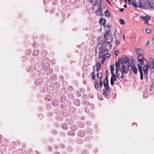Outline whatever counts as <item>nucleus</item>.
Masks as SVG:
<instances>
[{
  "label": "nucleus",
  "instance_id": "nucleus-1",
  "mask_svg": "<svg viewBox=\"0 0 154 154\" xmlns=\"http://www.w3.org/2000/svg\"><path fill=\"white\" fill-rule=\"evenodd\" d=\"M148 66L149 68L152 69H154V59L150 58L148 62H147V64L144 66L143 67V69H142L141 67L139 64H138L137 66L138 67V70L140 73V79L141 80H143V70L144 72V74L146 75L148 74Z\"/></svg>",
  "mask_w": 154,
  "mask_h": 154
},
{
  "label": "nucleus",
  "instance_id": "nucleus-2",
  "mask_svg": "<svg viewBox=\"0 0 154 154\" xmlns=\"http://www.w3.org/2000/svg\"><path fill=\"white\" fill-rule=\"evenodd\" d=\"M132 3L133 6L135 7L138 6L141 8H146V6H144L145 4V2L143 1L141 2V0H132Z\"/></svg>",
  "mask_w": 154,
  "mask_h": 154
},
{
  "label": "nucleus",
  "instance_id": "nucleus-3",
  "mask_svg": "<svg viewBox=\"0 0 154 154\" xmlns=\"http://www.w3.org/2000/svg\"><path fill=\"white\" fill-rule=\"evenodd\" d=\"M144 6H146V8H144V9H154V0H147L145 2Z\"/></svg>",
  "mask_w": 154,
  "mask_h": 154
},
{
  "label": "nucleus",
  "instance_id": "nucleus-4",
  "mask_svg": "<svg viewBox=\"0 0 154 154\" xmlns=\"http://www.w3.org/2000/svg\"><path fill=\"white\" fill-rule=\"evenodd\" d=\"M102 6L101 5H96V8L93 10H96L95 13L97 16H102L103 15L102 10Z\"/></svg>",
  "mask_w": 154,
  "mask_h": 154
},
{
  "label": "nucleus",
  "instance_id": "nucleus-5",
  "mask_svg": "<svg viewBox=\"0 0 154 154\" xmlns=\"http://www.w3.org/2000/svg\"><path fill=\"white\" fill-rule=\"evenodd\" d=\"M122 67L123 72L125 73H127L129 70L131 71L132 70V65L128 63V69H127L126 66L123 65H122Z\"/></svg>",
  "mask_w": 154,
  "mask_h": 154
},
{
  "label": "nucleus",
  "instance_id": "nucleus-6",
  "mask_svg": "<svg viewBox=\"0 0 154 154\" xmlns=\"http://www.w3.org/2000/svg\"><path fill=\"white\" fill-rule=\"evenodd\" d=\"M99 57L101 58V57H103L105 53H106V51L107 50H103V46H100L99 47Z\"/></svg>",
  "mask_w": 154,
  "mask_h": 154
},
{
  "label": "nucleus",
  "instance_id": "nucleus-7",
  "mask_svg": "<svg viewBox=\"0 0 154 154\" xmlns=\"http://www.w3.org/2000/svg\"><path fill=\"white\" fill-rule=\"evenodd\" d=\"M113 40V38L112 36H107L104 37V42L105 43H111Z\"/></svg>",
  "mask_w": 154,
  "mask_h": 154
},
{
  "label": "nucleus",
  "instance_id": "nucleus-8",
  "mask_svg": "<svg viewBox=\"0 0 154 154\" xmlns=\"http://www.w3.org/2000/svg\"><path fill=\"white\" fill-rule=\"evenodd\" d=\"M138 61L141 66L143 65L144 63V60L145 59L144 56L142 55H139L137 56Z\"/></svg>",
  "mask_w": 154,
  "mask_h": 154
},
{
  "label": "nucleus",
  "instance_id": "nucleus-9",
  "mask_svg": "<svg viewBox=\"0 0 154 154\" xmlns=\"http://www.w3.org/2000/svg\"><path fill=\"white\" fill-rule=\"evenodd\" d=\"M97 77L98 78V81H100V88L103 86V84L102 82L101 81V79L102 77V73L98 72L97 74Z\"/></svg>",
  "mask_w": 154,
  "mask_h": 154
},
{
  "label": "nucleus",
  "instance_id": "nucleus-10",
  "mask_svg": "<svg viewBox=\"0 0 154 154\" xmlns=\"http://www.w3.org/2000/svg\"><path fill=\"white\" fill-rule=\"evenodd\" d=\"M116 75L117 78H122L123 74L122 70H116Z\"/></svg>",
  "mask_w": 154,
  "mask_h": 154
},
{
  "label": "nucleus",
  "instance_id": "nucleus-11",
  "mask_svg": "<svg viewBox=\"0 0 154 154\" xmlns=\"http://www.w3.org/2000/svg\"><path fill=\"white\" fill-rule=\"evenodd\" d=\"M105 31L104 34V37L106 36V35L108 34L110 32V29L109 26H105L104 28Z\"/></svg>",
  "mask_w": 154,
  "mask_h": 154
},
{
  "label": "nucleus",
  "instance_id": "nucleus-12",
  "mask_svg": "<svg viewBox=\"0 0 154 154\" xmlns=\"http://www.w3.org/2000/svg\"><path fill=\"white\" fill-rule=\"evenodd\" d=\"M104 45H105V48L106 50L111 49L112 48V45L110 43H105Z\"/></svg>",
  "mask_w": 154,
  "mask_h": 154
},
{
  "label": "nucleus",
  "instance_id": "nucleus-13",
  "mask_svg": "<svg viewBox=\"0 0 154 154\" xmlns=\"http://www.w3.org/2000/svg\"><path fill=\"white\" fill-rule=\"evenodd\" d=\"M122 58L123 63H126L128 62L129 59L126 56H122Z\"/></svg>",
  "mask_w": 154,
  "mask_h": 154
},
{
  "label": "nucleus",
  "instance_id": "nucleus-14",
  "mask_svg": "<svg viewBox=\"0 0 154 154\" xmlns=\"http://www.w3.org/2000/svg\"><path fill=\"white\" fill-rule=\"evenodd\" d=\"M141 17L143 20L147 22L150 19V17L149 16H146L145 17L141 16Z\"/></svg>",
  "mask_w": 154,
  "mask_h": 154
},
{
  "label": "nucleus",
  "instance_id": "nucleus-15",
  "mask_svg": "<svg viewBox=\"0 0 154 154\" xmlns=\"http://www.w3.org/2000/svg\"><path fill=\"white\" fill-rule=\"evenodd\" d=\"M135 51L137 54L139 55H142L141 54L142 53L143 51L140 48L136 49Z\"/></svg>",
  "mask_w": 154,
  "mask_h": 154
},
{
  "label": "nucleus",
  "instance_id": "nucleus-16",
  "mask_svg": "<svg viewBox=\"0 0 154 154\" xmlns=\"http://www.w3.org/2000/svg\"><path fill=\"white\" fill-rule=\"evenodd\" d=\"M116 80V78L115 76L111 77V78L110 82L111 84L113 86L114 84V81Z\"/></svg>",
  "mask_w": 154,
  "mask_h": 154
},
{
  "label": "nucleus",
  "instance_id": "nucleus-17",
  "mask_svg": "<svg viewBox=\"0 0 154 154\" xmlns=\"http://www.w3.org/2000/svg\"><path fill=\"white\" fill-rule=\"evenodd\" d=\"M99 2H98V4H93V6L92 7V9H94L96 8V5H101L102 3V1L101 0H99Z\"/></svg>",
  "mask_w": 154,
  "mask_h": 154
},
{
  "label": "nucleus",
  "instance_id": "nucleus-18",
  "mask_svg": "<svg viewBox=\"0 0 154 154\" xmlns=\"http://www.w3.org/2000/svg\"><path fill=\"white\" fill-rule=\"evenodd\" d=\"M100 23L102 25H104L106 24V20L105 19L101 18L100 21Z\"/></svg>",
  "mask_w": 154,
  "mask_h": 154
},
{
  "label": "nucleus",
  "instance_id": "nucleus-19",
  "mask_svg": "<svg viewBox=\"0 0 154 154\" xmlns=\"http://www.w3.org/2000/svg\"><path fill=\"white\" fill-rule=\"evenodd\" d=\"M97 67L96 71L97 72L99 71L100 69L101 65L99 63H98L96 65V66Z\"/></svg>",
  "mask_w": 154,
  "mask_h": 154
},
{
  "label": "nucleus",
  "instance_id": "nucleus-20",
  "mask_svg": "<svg viewBox=\"0 0 154 154\" xmlns=\"http://www.w3.org/2000/svg\"><path fill=\"white\" fill-rule=\"evenodd\" d=\"M108 77L107 76H106L105 78L104 79V80L103 83L104 85L107 84H108Z\"/></svg>",
  "mask_w": 154,
  "mask_h": 154
},
{
  "label": "nucleus",
  "instance_id": "nucleus-21",
  "mask_svg": "<svg viewBox=\"0 0 154 154\" xmlns=\"http://www.w3.org/2000/svg\"><path fill=\"white\" fill-rule=\"evenodd\" d=\"M115 36L116 38H118L120 36L119 32L117 31L116 30H115Z\"/></svg>",
  "mask_w": 154,
  "mask_h": 154
},
{
  "label": "nucleus",
  "instance_id": "nucleus-22",
  "mask_svg": "<svg viewBox=\"0 0 154 154\" xmlns=\"http://www.w3.org/2000/svg\"><path fill=\"white\" fill-rule=\"evenodd\" d=\"M107 51H106V53L105 54V55L103 56V57L106 59L107 58H108L110 56V54L107 53Z\"/></svg>",
  "mask_w": 154,
  "mask_h": 154
},
{
  "label": "nucleus",
  "instance_id": "nucleus-23",
  "mask_svg": "<svg viewBox=\"0 0 154 154\" xmlns=\"http://www.w3.org/2000/svg\"><path fill=\"white\" fill-rule=\"evenodd\" d=\"M132 69L133 70V71L134 72V73L135 74H137V68L134 66V65L132 66Z\"/></svg>",
  "mask_w": 154,
  "mask_h": 154
},
{
  "label": "nucleus",
  "instance_id": "nucleus-24",
  "mask_svg": "<svg viewBox=\"0 0 154 154\" xmlns=\"http://www.w3.org/2000/svg\"><path fill=\"white\" fill-rule=\"evenodd\" d=\"M120 66V64L119 63H117V62H116V70H120L119 69V68Z\"/></svg>",
  "mask_w": 154,
  "mask_h": 154
},
{
  "label": "nucleus",
  "instance_id": "nucleus-25",
  "mask_svg": "<svg viewBox=\"0 0 154 154\" xmlns=\"http://www.w3.org/2000/svg\"><path fill=\"white\" fill-rule=\"evenodd\" d=\"M95 87L96 89H98L99 88V86L98 84V81H95Z\"/></svg>",
  "mask_w": 154,
  "mask_h": 154
},
{
  "label": "nucleus",
  "instance_id": "nucleus-26",
  "mask_svg": "<svg viewBox=\"0 0 154 154\" xmlns=\"http://www.w3.org/2000/svg\"><path fill=\"white\" fill-rule=\"evenodd\" d=\"M146 32L147 33H150L152 32V30L150 29L147 28L146 29Z\"/></svg>",
  "mask_w": 154,
  "mask_h": 154
},
{
  "label": "nucleus",
  "instance_id": "nucleus-27",
  "mask_svg": "<svg viewBox=\"0 0 154 154\" xmlns=\"http://www.w3.org/2000/svg\"><path fill=\"white\" fill-rule=\"evenodd\" d=\"M80 135L82 137L84 136L85 135V133L83 131H80Z\"/></svg>",
  "mask_w": 154,
  "mask_h": 154
},
{
  "label": "nucleus",
  "instance_id": "nucleus-28",
  "mask_svg": "<svg viewBox=\"0 0 154 154\" xmlns=\"http://www.w3.org/2000/svg\"><path fill=\"white\" fill-rule=\"evenodd\" d=\"M119 64H121L122 65H123V62L122 59H119L118 61V63Z\"/></svg>",
  "mask_w": 154,
  "mask_h": 154
},
{
  "label": "nucleus",
  "instance_id": "nucleus-29",
  "mask_svg": "<svg viewBox=\"0 0 154 154\" xmlns=\"http://www.w3.org/2000/svg\"><path fill=\"white\" fill-rule=\"evenodd\" d=\"M105 88L106 90H108L109 89V85L108 84L104 85Z\"/></svg>",
  "mask_w": 154,
  "mask_h": 154
},
{
  "label": "nucleus",
  "instance_id": "nucleus-30",
  "mask_svg": "<svg viewBox=\"0 0 154 154\" xmlns=\"http://www.w3.org/2000/svg\"><path fill=\"white\" fill-rule=\"evenodd\" d=\"M92 78L94 80L95 79V74L94 72L92 73Z\"/></svg>",
  "mask_w": 154,
  "mask_h": 154
},
{
  "label": "nucleus",
  "instance_id": "nucleus-31",
  "mask_svg": "<svg viewBox=\"0 0 154 154\" xmlns=\"http://www.w3.org/2000/svg\"><path fill=\"white\" fill-rule=\"evenodd\" d=\"M107 92L105 91H104L103 92V95L107 98H108L109 97L108 95H107Z\"/></svg>",
  "mask_w": 154,
  "mask_h": 154
},
{
  "label": "nucleus",
  "instance_id": "nucleus-32",
  "mask_svg": "<svg viewBox=\"0 0 154 154\" xmlns=\"http://www.w3.org/2000/svg\"><path fill=\"white\" fill-rule=\"evenodd\" d=\"M114 65H111L110 66V70L111 72H113L114 71Z\"/></svg>",
  "mask_w": 154,
  "mask_h": 154
},
{
  "label": "nucleus",
  "instance_id": "nucleus-33",
  "mask_svg": "<svg viewBox=\"0 0 154 154\" xmlns=\"http://www.w3.org/2000/svg\"><path fill=\"white\" fill-rule=\"evenodd\" d=\"M105 13L106 15L108 17L110 16V13L108 11H106L105 12Z\"/></svg>",
  "mask_w": 154,
  "mask_h": 154
},
{
  "label": "nucleus",
  "instance_id": "nucleus-34",
  "mask_svg": "<svg viewBox=\"0 0 154 154\" xmlns=\"http://www.w3.org/2000/svg\"><path fill=\"white\" fill-rule=\"evenodd\" d=\"M120 23L122 24H125V21L122 19H121L120 20Z\"/></svg>",
  "mask_w": 154,
  "mask_h": 154
},
{
  "label": "nucleus",
  "instance_id": "nucleus-35",
  "mask_svg": "<svg viewBox=\"0 0 154 154\" xmlns=\"http://www.w3.org/2000/svg\"><path fill=\"white\" fill-rule=\"evenodd\" d=\"M62 127L64 129H66L67 128L66 125L65 124H63L62 125Z\"/></svg>",
  "mask_w": 154,
  "mask_h": 154
},
{
  "label": "nucleus",
  "instance_id": "nucleus-36",
  "mask_svg": "<svg viewBox=\"0 0 154 154\" xmlns=\"http://www.w3.org/2000/svg\"><path fill=\"white\" fill-rule=\"evenodd\" d=\"M116 43L117 45H119L120 43L118 39L116 40Z\"/></svg>",
  "mask_w": 154,
  "mask_h": 154
},
{
  "label": "nucleus",
  "instance_id": "nucleus-37",
  "mask_svg": "<svg viewBox=\"0 0 154 154\" xmlns=\"http://www.w3.org/2000/svg\"><path fill=\"white\" fill-rule=\"evenodd\" d=\"M102 58V59L101 60V62H102V63H103L104 61L106 59L105 58H104L103 57H101Z\"/></svg>",
  "mask_w": 154,
  "mask_h": 154
},
{
  "label": "nucleus",
  "instance_id": "nucleus-38",
  "mask_svg": "<svg viewBox=\"0 0 154 154\" xmlns=\"http://www.w3.org/2000/svg\"><path fill=\"white\" fill-rule=\"evenodd\" d=\"M115 54L116 56H117L119 54L118 51H116L115 52Z\"/></svg>",
  "mask_w": 154,
  "mask_h": 154
},
{
  "label": "nucleus",
  "instance_id": "nucleus-39",
  "mask_svg": "<svg viewBox=\"0 0 154 154\" xmlns=\"http://www.w3.org/2000/svg\"><path fill=\"white\" fill-rule=\"evenodd\" d=\"M91 2V4H94V0H89Z\"/></svg>",
  "mask_w": 154,
  "mask_h": 154
},
{
  "label": "nucleus",
  "instance_id": "nucleus-40",
  "mask_svg": "<svg viewBox=\"0 0 154 154\" xmlns=\"http://www.w3.org/2000/svg\"><path fill=\"white\" fill-rule=\"evenodd\" d=\"M111 72V75H112V77H113V76H115V75L114 74V72Z\"/></svg>",
  "mask_w": 154,
  "mask_h": 154
},
{
  "label": "nucleus",
  "instance_id": "nucleus-41",
  "mask_svg": "<svg viewBox=\"0 0 154 154\" xmlns=\"http://www.w3.org/2000/svg\"><path fill=\"white\" fill-rule=\"evenodd\" d=\"M76 101H77V105L78 106H79L80 104V102L79 100H76Z\"/></svg>",
  "mask_w": 154,
  "mask_h": 154
},
{
  "label": "nucleus",
  "instance_id": "nucleus-42",
  "mask_svg": "<svg viewBox=\"0 0 154 154\" xmlns=\"http://www.w3.org/2000/svg\"><path fill=\"white\" fill-rule=\"evenodd\" d=\"M48 149L49 150H51L52 149V148H51V146H48Z\"/></svg>",
  "mask_w": 154,
  "mask_h": 154
},
{
  "label": "nucleus",
  "instance_id": "nucleus-43",
  "mask_svg": "<svg viewBox=\"0 0 154 154\" xmlns=\"http://www.w3.org/2000/svg\"><path fill=\"white\" fill-rule=\"evenodd\" d=\"M124 10V9L123 8H122L120 9L119 10V11H120L121 12H122Z\"/></svg>",
  "mask_w": 154,
  "mask_h": 154
},
{
  "label": "nucleus",
  "instance_id": "nucleus-44",
  "mask_svg": "<svg viewBox=\"0 0 154 154\" xmlns=\"http://www.w3.org/2000/svg\"><path fill=\"white\" fill-rule=\"evenodd\" d=\"M99 0H96L95 1L96 3L95 4H98V2H99Z\"/></svg>",
  "mask_w": 154,
  "mask_h": 154
},
{
  "label": "nucleus",
  "instance_id": "nucleus-45",
  "mask_svg": "<svg viewBox=\"0 0 154 154\" xmlns=\"http://www.w3.org/2000/svg\"><path fill=\"white\" fill-rule=\"evenodd\" d=\"M131 0H128V3L130 4H131Z\"/></svg>",
  "mask_w": 154,
  "mask_h": 154
},
{
  "label": "nucleus",
  "instance_id": "nucleus-46",
  "mask_svg": "<svg viewBox=\"0 0 154 154\" xmlns=\"http://www.w3.org/2000/svg\"><path fill=\"white\" fill-rule=\"evenodd\" d=\"M149 41H148L146 43V45H148L149 44Z\"/></svg>",
  "mask_w": 154,
  "mask_h": 154
},
{
  "label": "nucleus",
  "instance_id": "nucleus-47",
  "mask_svg": "<svg viewBox=\"0 0 154 154\" xmlns=\"http://www.w3.org/2000/svg\"><path fill=\"white\" fill-rule=\"evenodd\" d=\"M124 7V8H126L127 7V5H125Z\"/></svg>",
  "mask_w": 154,
  "mask_h": 154
},
{
  "label": "nucleus",
  "instance_id": "nucleus-48",
  "mask_svg": "<svg viewBox=\"0 0 154 154\" xmlns=\"http://www.w3.org/2000/svg\"><path fill=\"white\" fill-rule=\"evenodd\" d=\"M55 154H60L59 153V152H56V153H55Z\"/></svg>",
  "mask_w": 154,
  "mask_h": 154
},
{
  "label": "nucleus",
  "instance_id": "nucleus-49",
  "mask_svg": "<svg viewBox=\"0 0 154 154\" xmlns=\"http://www.w3.org/2000/svg\"><path fill=\"white\" fill-rule=\"evenodd\" d=\"M124 0V1H125V2L126 3L127 1V0Z\"/></svg>",
  "mask_w": 154,
  "mask_h": 154
},
{
  "label": "nucleus",
  "instance_id": "nucleus-50",
  "mask_svg": "<svg viewBox=\"0 0 154 154\" xmlns=\"http://www.w3.org/2000/svg\"><path fill=\"white\" fill-rule=\"evenodd\" d=\"M123 39L124 40L125 39V36H124V35H123Z\"/></svg>",
  "mask_w": 154,
  "mask_h": 154
},
{
  "label": "nucleus",
  "instance_id": "nucleus-51",
  "mask_svg": "<svg viewBox=\"0 0 154 154\" xmlns=\"http://www.w3.org/2000/svg\"><path fill=\"white\" fill-rule=\"evenodd\" d=\"M107 1V2H108L109 3V1L108 0H106Z\"/></svg>",
  "mask_w": 154,
  "mask_h": 154
},
{
  "label": "nucleus",
  "instance_id": "nucleus-52",
  "mask_svg": "<svg viewBox=\"0 0 154 154\" xmlns=\"http://www.w3.org/2000/svg\"><path fill=\"white\" fill-rule=\"evenodd\" d=\"M53 105H56L55 104H54V103H53Z\"/></svg>",
  "mask_w": 154,
  "mask_h": 154
},
{
  "label": "nucleus",
  "instance_id": "nucleus-53",
  "mask_svg": "<svg viewBox=\"0 0 154 154\" xmlns=\"http://www.w3.org/2000/svg\"><path fill=\"white\" fill-rule=\"evenodd\" d=\"M152 40L154 41V38H152Z\"/></svg>",
  "mask_w": 154,
  "mask_h": 154
}]
</instances>
